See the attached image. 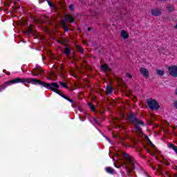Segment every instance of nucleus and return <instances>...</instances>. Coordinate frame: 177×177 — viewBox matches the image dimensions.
<instances>
[{"mask_svg":"<svg viewBox=\"0 0 177 177\" xmlns=\"http://www.w3.org/2000/svg\"><path fill=\"white\" fill-rule=\"evenodd\" d=\"M32 84V85L39 86L41 88H46V89H49V91H52V92H55L57 95L61 96L68 102H70L72 104H73L74 101L70 99L68 96L63 94L62 91H59L60 86L57 82H51L48 83L41 80L35 79V78H21L17 77L14 80H9L4 83V85L0 86V92L5 91L8 86H10V85H13L15 84Z\"/></svg>","mask_w":177,"mask_h":177,"instance_id":"1","label":"nucleus"},{"mask_svg":"<svg viewBox=\"0 0 177 177\" xmlns=\"http://www.w3.org/2000/svg\"><path fill=\"white\" fill-rule=\"evenodd\" d=\"M122 160L123 161H126V162H127V167L129 168H131L133 169V171H138V172H140V174H142V172L145 173V170L143 169V168L142 167H140V165H139V163H138L136 161H135V159H133V158L131 157V156H129V154L123 152L122 153Z\"/></svg>","mask_w":177,"mask_h":177,"instance_id":"2","label":"nucleus"},{"mask_svg":"<svg viewBox=\"0 0 177 177\" xmlns=\"http://www.w3.org/2000/svg\"><path fill=\"white\" fill-rule=\"evenodd\" d=\"M127 121L130 122L131 124H140L141 127H145V122L138 119V115L131 112L127 116Z\"/></svg>","mask_w":177,"mask_h":177,"instance_id":"3","label":"nucleus"},{"mask_svg":"<svg viewBox=\"0 0 177 177\" xmlns=\"http://www.w3.org/2000/svg\"><path fill=\"white\" fill-rule=\"evenodd\" d=\"M147 103L148 104V107H149L151 110H158V109H160V105L156 100L151 98L147 100Z\"/></svg>","mask_w":177,"mask_h":177,"instance_id":"4","label":"nucleus"},{"mask_svg":"<svg viewBox=\"0 0 177 177\" xmlns=\"http://www.w3.org/2000/svg\"><path fill=\"white\" fill-rule=\"evenodd\" d=\"M42 73H44V69L42 68H35L31 71V74L33 77H38V75H42Z\"/></svg>","mask_w":177,"mask_h":177,"instance_id":"5","label":"nucleus"},{"mask_svg":"<svg viewBox=\"0 0 177 177\" xmlns=\"http://www.w3.org/2000/svg\"><path fill=\"white\" fill-rule=\"evenodd\" d=\"M169 73L171 75V77H177V66L174 65L168 68Z\"/></svg>","mask_w":177,"mask_h":177,"instance_id":"6","label":"nucleus"},{"mask_svg":"<svg viewBox=\"0 0 177 177\" xmlns=\"http://www.w3.org/2000/svg\"><path fill=\"white\" fill-rule=\"evenodd\" d=\"M63 53L64 55L66 56V57H68V56H70V55H71V47H70V45H68V44H65V47L64 48Z\"/></svg>","mask_w":177,"mask_h":177,"instance_id":"7","label":"nucleus"},{"mask_svg":"<svg viewBox=\"0 0 177 177\" xmlns=\"http://www.w3.org/2000/svg\"><path fill=\"white\" fill-rule=\"evenodd\" d=\"M140 73L146 78H149V77H150L149 70L146 68H143V67L140 68Z\"/></svg>","mask_w":177,"mask_h":177,"instance_id":"8","label":"nucleus"},{"mask_svg":"<svg viewBox=\"0 0 177 177\" xmlns=\"http://www.w3.org/2000/svg\"><path fill=\"white\" fill-rule=\"evenodd\" d=\"M151 13L152 16H155L157 17V16H160L161 13H162V10L160 8H156L151 10Z\"/></svg>","mask_w":177,"mask_h":177,"instance_id":"9","label":"nucleus"},{"mask_svg":"<svg viewBox=\"0 0 177 177\" xmlns=\"http://www.w3.org/2000/svg\"><path fill=\"white\" fill-rule=\"evenodd\" d=\"M123 164L125 167V169H127V175L128 176H129V175H131V174H132V172H133V169H132L131 167H128V162H127V161L123 160Z\"/></svg>","mask_w":177,"mask_h":177,"instance_id":"10","label":"nucleus"},{"mask_svg":"<svg viewBox=\"0 0 177 177\" xmlns=\"http://www.w3.org/2000/svg\"><path fill=\"white\" fill-rule=\"evenodd\" d=\"M120 35H121L122 38H123L124 39H128V38H129V33H128L124 30H121Z\"/></svg>","mask_w":177,"mask_h":177,"instance_id":"11","label":"nucleus"},{"mask_svg":"<svg viewBox=\"0 0 177 177\" xmlns=\"http://www.w3.org/2000/svg\"><path fill=\"white\" fill-rule=\"evenodd\" d=\"M135 124V129L138 133L143 134V129L140 128V123H134Z\"/></svg>","mask_w":177,"mask_h":177,"instance_id":"12","label":"nucleus"},{"mask_svg":"<svg viewBox=\"0 0 177 177\" xmlns=\"http://www.w3.org/2000/svg\"><path fill=\"white\" fill-rule=\"evenodd\" d=\"M105 171L107 174H110L111 175H114V174H115V171L113 170V169L110 167H106L105 168Z\"/></svg>","mask_w":177,"mask_h":177,"instance_id":"13","label":"nucleus"},{"mask_svg":"<svg viewBox=\"0 0 177 177\" xmlns=\"http://www.w3.org/2000/svg\"><path fill=\"white\" fill-rule=\"evenodd\" d=\"M106 93L107 95H111L113 93V87L111 86L108 85L106 88Z\"/></svg>","mask_w":177,"mask_h":177,"instance_id":"14","label":"nucleus"},{"mask_svg":"<svg viewBox=\"0 0 177 177\" xmlns=\"http://www.w3.org/2000/svg\"><path fill=\"white\" fill-rule=\"evenodd\" d=\"M75 48L77 52H79V53H81V55H84V48L81 46H75Z\"/></svg>","mask_w":177,"mask_h":177,"instance_id":"15","label":"nucleus"},{"mask_svg":"<svg viewBox=\"0 0 177 177\" xmlns=\"http://www.w3.org/2000/svg\"><path fill=\"white\" fill-rule=\"evenodd\" d=\"M101 69L104 73H106V71H109V65L107 64H104V65H101Z\"/></svg>","mask_w":177,"mask_h":177,"instance_id":"16","label":"nucleus"},{"mask_svg":"<svg viewBox=\"0 0 177 177\" xmlns=\"http://www.w3.org/2000/svg\"><path fill=\"white\" fill-rule=\"evenodd\" d=\"M168 147L169 149H172L174 151H175V153L177 154V147L175 145L170 143L168 145Z\"/></svg>","mask_w":177,"mask_h":177,"instance_id":"17","label":"nucleus"},{"mask_svg":"<svg viewBox=\"0 0 177 177\" xmlns=\"http://www.w3.org/2000/svg\"><path fill=\"white\" fill-rule=\"evenodd\" d=\"M34 32V29H32V25H30L28 27V29L26 30V34H28V35H30V34H31V32Z\"/></svg>","mask_w":177,"mask_h":177,"instance_id":"18","label":"nucleus"},{"mask_svg":"<svg viewBox=\"0 0 177 177\" xmlns=\"http://www.w3.org/2000/svg\"><path fill=\"white\" fill-rule=\"evenodd\" d=\"M145 139L148 142V145H150V146H152L153 148L156 147V145H154V144H153L151 140H150V138H149V136H147V135H145Z\"/></svg>","mask_w":177,"mask_h":177,"instance_id":"19","label":"nucleus"},{"mask_svg":"<svg viewBox=\"0 0 177 177\" xmlns=\"http://www.w3.org/2000/svg\"><path fill=\"white\" fill-rule=\"evenodd\" d=\"M66 21H67V19H64L61 21V27L62 28H65L66 27H67V23Z\"/></svg>","mask_w":177,"mask_h":177,"instance_id":"20","label":"nucleus"},{"mask_svg":"<svg viewBox=\"0 0 177 177\" xmlns=\"http://www.w3.org/2000/svg\"><path fill=\"white\" fill-rule=\"evenodd\" d=\"M66 21H69V23H74V17L71 15H69L67 18L64 19Z\"/></svg>","mask_w":177,"mask_h":177,"instance_id":"21","label":"nucleus"},{"mask_svg":"<svg viewBox=\"0 0 177 177\" xmlns=\"http://www.w3.org/2000/svg\"><path fill=\"white\" fill-rule=\"evenodd\" d=\"M167 10H168L169 12H174L175 10V8H174V6L172 5H169L166 8Z\"/></svg>","mask_w":177,"mask_h":177,"instance_id":"22","label":"nucleus"},{"mask_svg":"<svg viewBox=\"0 0 177 177\" xmlns=\"http://www.w3.org/2000/svg\"><path fill=\"white\" fill-rule=\"evenodd\" d=\"M88 107L90 108V109L91 110V111L94 112L96 111V108L95 107V105H93V104L92 103H88Z\"/></svg>","mask_w":177,"mask_h":177,"instance_id":"23","label":"nucleus"},{"mask_svg":"<svg viewBox=\"0 0 177 177\" xmlns=\"http://www.w3.org/2000/svg\"><path fill=\"white\" fill-rule=\"evenodd\" d=\"M59 85H61V86L62 88H66V89H68V86L67 85V84H66V83H64L63 82H59Z\"/></svg>","mask_w":177,"mask_h":177,"instance_id":"24","label":"nucleus"},{"mask_svg":"<svg viewBox=\"0 0 177 177\" xmlns=\"http://www.w3.org/2000/svg\"><path fill=\"white\" fill-rule=\"evenodd\" d=\"M50 8H55V4L50 0H46Z\"/></svg>","mask_w":177,"mask_h":177,"instance_id":"25","label":"nucleus"},{"mask_svg":"<svg viewBox=\"0 0 177 177\" xmlns=\"http://www.w3.org/2000/svg\"><path fill=\"white\" fill-rule=\"evenodd\" d=\"M156 73H157L158 75H164V71L157 70Z\"/></svg>","mask_w":177,"mask_h":177,"instance_id":"26","label":"nucleus"},{"mask_svg":"<svg viewBox=\"0 0 177 177\" xmlns=\"http://www.w3.org/2000/svg\"><path fill=\"white\" fill-rule=\"evenodd\" d=\"M69 10H71V12H74V5L73 4L69 5Z\"/></svg>","mask_w":177,"mask_h":177,"instance_id":"27","label":"nucleus"},{"mask_svg":"<svg viewBox=\"0 0 177 177\" xmlns=\"http://www.w3.org/2000/svg\"><path fill=\"white\" fill-rule=\"evenodd\" d=\"M173 104L174 107L177 110V100H174Z\"/></svg>","mask_w":177,"mask_h":177,"instance_id":"28","label":"nucleus"},{"mask_svg":"<svg viewBox=\"0 0 177 177\" xmlns=\"http://www.w3.org/2000/svg\"><path fill=\"white\" fill-rule=\"evenodd\" d=\"M144 149L146 150V151L149 153H150V149H149L147 147L144 146Z\"/></svg>","mask_w":177,"mask_h":177,"instance_id":"29","label":"nucleus"},{"mask_svg":"<svg viewBox=\"0 0 177 177\" xmlns=\"http://www.w3.org/2000/svg\"><path fill=\"white\" fill-rule=\"evenodd\" d=\"M63 30H64V32H68V30H70L69 28H68V27H65V28H63Z\"/></svg>","mask_w":177,"mask_h":177,"instance_id":"30","label":"nucleus"},{"mask_svg":"<svg viewBox=\"0 0 177 177\" xmlns=\"http://www.w3.org/2000/svg\"><path fill=\"white\" fill-rule=\"evenodd\" d=\"M126 77H127V78H129L131 80V78H132V75L130 73H127Z\"/></svg>","mask_w":177,"mask_h":177,"instance_id":"31","label":"nucleus"},{"mask_svg":"<svg viewBox=\"0 0 177 177\" xmlns=\"http://www.w3.org/2000/svg\"><path fill=\"white\" fill-rule=\"evenodd\" d=\"M141 174H144L145 176V177H151L150 175H149L146 171H145V172H142Z\"/></svg>","mask_w":177,"mask_h":177,"instance_id":"32","label":"nucleus"},{"mask_svg":"<svg viewBox=\"0 0 177 177\" xmlns=\"http://www.w3.org/2000/svg\"><path fill=\"white\" fill-rule=\"evenodd\" d=\"M150 167L152 168V169H153V171H156V167H154V165H153V164H151V165H150Z\"/></svg>","mask_w":177,"mask_h":177,"instance_id":"33","label":"nucleus"},{"mask_svg":"<svg viewBox=\"0 0 177 177\" xmlns=\"http://www.w3.org/2000/svg\"><path fill=\"white\" fill-rule=\"evenodd\" d=\"M94 121H95V124H99V121H97V120L94 119Z\"/></svg>","mask_w":177,"mask_h":177,"instance_id":"34","label":"nucleus"},{"mask_svg":"<svg viewBox=\"0 0 177 177\" xmlns=\"http://www.w3.org/2000/svg\"><path fill=\"white\" fill-rule=\"evenodd\" d=\"M91 30H92V28H91V27H88V28H87V31H91Z\"/></svg>","mask_w":177,"mask_h":177,"instance_id":"35","label":"nucleus"},{"mask_svg":"<svg viewBox=\"0 0 177 177\" xmlns=\"http://www.w3.org/2000/svg\"><path fill=\"white\" fill-rule=\"evenodd\" d=\"M72 55L73 56V59H75V53H73Z\"/></svg>","mask_w":177,"mask_h":177,"instance_id":"36","label":"nucleus"},{"mask_svg":"<svg viewBox=\"0 0 177 177\" xmlns=\"http://www.w3.org/2000/svg\"><path fill=\"white\" fill-rule=\"evenodd\" d=\"M113 138H118V136H115V135H114V133H113Z\"/></svg>","mask_w":177,"mask_h":177,"instance_id":"37","label":"nucleus"},{"mask_svg":"<svg viewBox=\"0 0 177 177\" xmlns=\"http://www.w3.org/2000/svg\"><path fill=\"white\" fill-rule=\"evenodd\" d=\"M5 6H9V3H5Z\"/></svg>","mask_w":177,"mask_h":177,"instance_id":"38","label":"nucleus"},{"mask_svg":"<svg viewBox=\"0 0 177 177\" xmlns=\"http://www.w3.org/2000/svg\"><path fill=\"white\" fill-rule=\"evenodd\" d=\"M66 42V40H64L63 41H61V44H64Z\"/></svg>","mask_w":177,"mask_h":177,"instance_id":"39","label":"nucleus"},{"mask_svg":"<svg viewBox=\"0 0 177 177\" xmlns=\"http://www.w3.org/2000/svg\"><path fill=\"white\" fill-rule=\"evenodd\" d=\"M175 94L177 95V88H176V89L175 91Z\"/></svg>","mask_w":177,"mask_h":177,"instance_id":"40","label":"nucleus"},{"mask_svg":"<svg viewBox=\"0 0 177 177\" xmlns=\"http://www.w3.org/2000/svg\"><path fill=\"white\" fill-rule=\"evenodd\" d=\"M158 1H160V2H162V1H165V0H158Z\"/></svg>","mask_w":177,"mask_h":177,"instance_id":"41","label":"nucleus"},{"mask_svg":"<svg viewBox=\"0 0 177 177\" xmlns=\"http://www.w3.org/2000/svg\"><path fill=\"white\" fill-rule=\"evenodd\" d=\"M142 158H146V157H145V156H142Z\"/></svg>","mask_w":177,"mask_h":177,"instance_id":"42","label":"nucleus"},{"mask_svg":"<svg viewBox=\"0 0 177 177\" xmlns=\"http://www.w3.org/2000/svg\"><path fill=\"white\" fill-rule=\"evenodd\" d=\"M80 111H82V109H80Z\"/></svg>","mask_w":177,"mask_h":177,"instance_id":"43","label":"nucleus"}]
</instances>
